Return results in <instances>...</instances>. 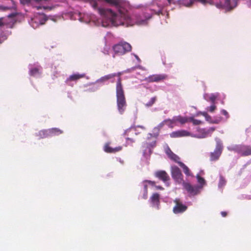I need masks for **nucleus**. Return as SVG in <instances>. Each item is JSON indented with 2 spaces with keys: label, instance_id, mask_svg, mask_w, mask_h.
<instances>
[{
  "label": "nucleus",
  "instance_id": "f257e3e1",
  "mask_svg": "<svg viewBox=\"0 0 251 251\" xmlns=\"http://www.w3.org/2000/svg\"><path fill=\"white\" fill-rule=\"evenodd\" d=\"M90 2L91 6L97 9L99 13L104 18L107 20L109 23L114 26L120 25L126 26H132L135 24H140L139 22L134 21L128 14L125 13L121 9H119L120 15H117L110 9L103 8H98V4L96 0H86Z\"/></svg>",
  "mask_w": 251,
  "mask_h": 251
},
{
  "label": "nucleus",
  "instance_id": "e433bc0d",
  "mask_svg": "<svg viewBox=\"0 0 251 251\" xmlns=\"http://www.w3.org/2000/svg\"><path fill=\"white\" fill-rule=\"evenodd\" d=\"M216 109V106L215 105V104H212V105H211L208 108H207V109L208 111H209L210 112H213Z\"/></svg>",
  "mask_w": 251,
  "mask_h": 251
},
{
  "label": "nucleus",
  "instance_id": "603ef678",
  "mask_svg": "<svg viewBox=\"0 0 251 251\" xmlns=\"http://www.w3.org/2000/svg\"><path fill=\"white\" fill-rule=\"evenodd\" d=\"M135 58H136L137 60H140V59H139V58L138 57V56L137 55H135Z\"/></svg>",
  "mask_w": 251,
  "mask_h": 251
},
{
  "label": "nucleus",
  "instance_id": "4be33fe9",
  "mask_svg": "<svg viewBox=\"0 0 251 251\" xmlns=\"http://www.w3.org/2000/svg\"><path fill=\"white\" fill-rule=\"evenodd\" d=\"M179 166L182 169L184 173L187 176H192V174L191 173L189 168L183 162H179Z\"/></svg>",
  "mask_w": 251,
  "mask_h": 251
},
{
  "label": "nucleus",
  "instance_id": "7c9ffc66",
  "mask_svg": "<svg viewBox=\"0 0 251 251\" xmlns=\"http://www.w3.org/2000/svg\"><path fill=\"white\" fill-rule=\"evenodd\" d=\"M196 177L197 178V180H198V182L201 184V185L202 186L204 184H205V181L204 180V179L203 178V177H201V176H200L199 175H197V176H196Z\"/></svg>",
  "mask_w": 251,
  "mask_h": 251
},
{
  "label": "nucleus",
  "instance_id": "8fccbe9b",
  "mask_svg": "<svg viewBox=\"0 0 251 251\" xmlns=\"http://www.w3.org/2000/svg\"><path fill=\"white\" fill-rule=\"evenodd\" d=\"M169 4H171L173 0H167Z\"/></svg>",
  "mask_w": 251,
  "mask_h": 251
},
{
  "label": "nucleus",
  "instance_id": "39448f33",
  "mask_svg": "<svg viewBox=\"0 0 251 251\" xmlns=\"http://www.w3.org/2000/svg\"><path fill=\"white\" fill-rule=\"evenodd\" d=\"M238 0H224V2L217 3L215 6L218 8H223L226 11H231L237 5Z\"/></svg>",
  "mask_w": 251,
  "mask_h": 251
},
{
  "label": "nucleus",
  "instance_id": "aec40b11",
  "mask_svg": "<svg viewBox=\"0 0 251 251\" xmlns=\"http://www.w3.org/2000/svg\"><path fill=\"white\" fill-rule=\"evenodd\" d=\"M160 196L158 193H154L151 197V201L153 206H156L157 208L159 207Z\"/></svg>",
  "mask_w": 251,
  "mask_h": 251
},
{
  "label": "nucleus",
  "instance_id": "f704fd0d",
  "mask_svg": "<svg viewBox=\"0 0 251 251\" xmlns=\"http://www.w3.org/2000/svg\"><path fill=\"white\" fill-rule=\"evenodd\" d=\"M169 120L170 119H168V120H164L162 123H160L157 126H156V127H158L159 128V130H160L161 128L164 126V125H165V124L167 123V122H169Z\"/></svg>",
  "mask_w": 251,
  "mask_h": 251
},
{
  "label": "nucleus",
  "instance_id": "c9c22d12",
  "mask_svg": "<svg viewBox=\"0 0 251 251\" xmlns=\"http://www.w3.org/2000/svg\"><path fill=\"white\" fill-rule=\"evenodd\" d=\"M144 193L143 198L144 199H147L148 197V187L147 185L144 186Z\"/></svg>",
  "mask_w": 251,
  "mask_h": 251
},
{
  "label": "nucleus",
  "instance_id": "a878e982",
  "mask_svg": "<svg viewBox=\"0 0 251 251\" xmlns=\"http://www.w3.org/2000/svg\"><path fill=\"white\" fill-rule=\"evenodd\" d=\"M105 2L109 3V4L115 6L116 7L118 8L120 7L121 3L122 0H104Z\"/></svg>",
  "mask_w": 251,
  "mask_h": 251
},
{
  "label": "nucleus",
  "instance_id": "f8f14e48",
  "mask_svg": "<svg viewBox=\"0 0 251 251\" xmlns=\"http://www.w3.org/2000/svg\"><path fill=\"white\" fill-rule=\"evenodd\" d=\"M109 142L106 143L103 146V151L108 153H115L119 152L123 149L122 146H118L115 148H112L110 146Z\"/></svg>",
  "mask_w": 251,
  "mask_h": 251
},
{
  "label": "nucleus",
  "instance_id": "ea45409f",
  "mask_svg": "<svg viewBox=\"0 0 251 251\" xmlns=\"http://www.w3.org/2000/svg\"><path fill=\"white\" fill-rule=\"evenodd\" d=\"M216 97L214 95L211 96L209 98V99H210V101L212 102V104H215V101L216 100Z\"/></svg>",
  "mask_w": 251,
  "mask_h": 251
},
{
  "label": "nucleus",
  "instance_id": "9d476101",
  "mask_svg": "<svg viewBox=\"0 0 251 251\" xmlns=\"http://www.w3.org/2000/svg\"><path fill=\"white\" fill-rule=\"evenodd\" d=\"M160 130L159 128L156 127H154L152 129V132L151 133H149L147 140H149L151 138H153L154 140L151 143L147 142V145H149L151 147L155 146L156 144V139L158 137L159 135Z\"/></svg>",
  "mask_w": 251,
  "mask_h": 251
},
{
  "label": "nucleus",
  "instance_id": "dca6fc26",
  "mask_svg": "<svg viewBox=\"0 0 251 251\" xmlns=\"http://www.w3.org/2000/svg\"><path fill=\"white\" fill-rule=\"evenodd\" d=\"M140 128L142 130H146V127L143 126H137L135 127H131L126 130L123 134L124 136H128L130 135V133L132 132L134 133L135 135H137L139 133H137V129Z\"/></svg>",
  "mask_w": 251,
  "mask_h": 251
},
{
  "label": "nucleus",
  "instance_id": "f03ea898",
  "mask_svg": "<svg viewBox=\"0 0 251 251\" xmlns=\"http://www.w3.org/2000/svg\"><path fill=\"white\" fill-rule=\"evenodd\" d=\"M116 90L117 108L120 113L122 114L125 112L127 104L123 86L120 78L116 82Z\"/></svg>",
  "mask_w": 251,
  "mask_h": 251
},
{
  "label": "nucleus",
  "instance_id": "a211bd4d",
  "mask_svg": "<svg viewBox=\"0 0 251 251\" xmlns=\"http://www.w3.org/2000/svg\"><path fill=\"white\" fill-rule=\"evenodd\" d=\"M189 118L184 117L181 116L175 117L172 120H169V123L171 124H174L176 122H179L181 124H184L189 122Z\"/></svg>",
  "mask_w": 251,
  "mask_h": 251
},
{
  "label": "nucleus",
  "instance_id": "1a4fd4ad",
  "mask_svg": "<svg viewBox=\"0 0 251 251\" xmlns=\"http://www.w3.org/2000/svg\"><path fill=\"white\" fill-rule=\"evenodd\" d=\"M183 186L184 189L191 195L195 196L199 193L200 187L198 186L191 185L189 183L183 182Z\"/></svg>",
  "mask_w": 251,
  "mask_h": 251
},
{
  "label": "nucleus",
  "instance_id": "37998d69",
  "mask_svg": "<svg viewBox=\"0 0 251 251\" xmlns=\"http://www.w3.org/2000/svg\"><path fill=\"white\" fill-rule=\"evenodd\" d=\"M221 213L222 216L224 217H226L227 215V213L225 211H222V212H221Z\"/></svg>",
  "mask_w": 251,
  "mask_h": 251
},
{
  "label": "nucleus",
  "instance_id": "c85d7f7f",
  "mask_svg": "<svg viewBox=\"0 0 251 251\" xmlns=\"http://www.w3.org/2000/svg\"><path fill=\"white\" fill-rule=\"evenodd\" d=\"M189 122H191L195 126L200 125L202 124V122L200 120L195 119L193 117H189Z\"/></svg>",
  "mask_w": 251,
  "mask_h": 251
},
{
  "label": "nucleus",
  "instance_id": "cd10ccee",
  "mask_svg": "<svg viewBox=\"0 0 251 251\" xmlns=\"http://www.w3.org/2000/svg\"><path fill=\"white\" fill-rule=\"evenodd\" d=\"M29 74L30 75L35 76L36 75L40 74V70L37 68H32L30 70Z\"/></svg>",
  "mask_w": 251,
  "mask_h": 251
},
{
  "label": "nucleus",
  "instance_id": "393cba45",
  "mask_svg": "<svg viewBox=\"0 0 251 251\" xmlns=\"http://www.w3.org/2000/svg\"><path fill=\"white\" fill-rule=\"evenodd\" d=\"M11 3V5L9 6H0V10L5 11L9 9H15L16 8V5L15 2L13 0H9Z\"/></svg>",
  "mask_w": 251,
  "mask_h": 251
},
{
  "label": "nucleus",
  "instance_id": "09e8293b",
  "mask_svg": "<svg viewBox=\"0 0 251 251\" xmlns=\"http://www.w3.org/2000/svg\"><path fill=\"white\" fill-rule=\"evenodd\" d=\"M43 8L44 9H50V10H51V8L50 7H46V6H43Z\"/></svg>",
  "mask_w": 251,
  "mask_h": 251
},
{
  "label": "nucleus",
  "instance_id": "7ed1b4c3",
  "mask_svg": "<svg viewBox=\"0 0 251 251\" xmlns=\"http://www.w3.org/2000/svg\"><path fill=\"white\" fill-rule=\"evenodd\" d=\"M113 49L115 54L123 55L131 50V45L126 42L120 43L113 46Z\"/></svg>",
  "mask_w": 251,
  "mask_h": 251
},
{
  "label": "nucleus",
  "instance_id": "f3484780",
  "mask_svg": "<svg viewBox=\"0 0 251 251\" xmlns=\"http://www.w3.org/2000/svg\"><path fill=\"white\" fill-rule=\"evenodd\" d=\"M155 176L164 182L169 180L170 177L165 171H158L155 172Z\"/></svg>",
  "mask_w": 251,
  "mask_h": 251
},
{
  "label": "nucleus",
  "instance_id": "49530a36",
  "mask_svg": "<svg viewBox=\"0 0 251 251\" xmlns=\"http://www.w3.org/2000/svg\"><path fill=\"white\" fill-rule=\"evenodd\" d=\"M156 188L157 189H159V190H163L164 189V188L161 186H156Z\"/></svg>",
  "mask_w": 251,
  "mask_h": 251
},
{
  "label": "nucleus",
  "instance_id": "a18cd8bd",
  "mask_svg": "<svg viewBox=\"0 0 251 251\" xmlns=\"http://www.w3.org/2000/svg\"><path fill=\"white\" fill-rule=\"evenodd\" d=\"M147 182H148L149 184H151L152 185L155 184V182L154 181H152L151 180H147Z\"/></svg>",
  "mask_w": 251,
  "mask_h": 251
},
{
  "label": "nucleus",
  "instance_id": "de8ad7c7",
  "mask_svg": "<svg viewBox=\"0 0 251 251\" xmlns=\"http://www.w3.org/2000/svg\"><path fill=\"white\" fill-rule=\"evenodd\" d=\"M16 15V14L13 13V14H11L9 15L8 17L9 18H11V17L15 16Z\"/></svg>",
  "mask_w": 251,
  "mask_h": 251
},
{
  "label": "nucleus",
  "instance_id": "5701e85b",
  "mask_svg": "<svg viewBox=\"0 0 251 251\" xmlns=\"http://www.w3.org/2000/svg\"><path fill=\"white\" fill-rule=\"evenodd\" d=\"M49 132L50 131H49V129L42 130L39 131L38 133H37L36 134V135L39 137V139L47 138L48 137L50 136Z\"/></svg>",
  "mask_w": 251,
  "mask_h": 251
},
{
  "label": "nucleus",
  "instance_id": "c756f323",
  "mask_svg": "<svg viewBox=\"0 0 251 251\" xmlns=\"http://www.w3.org/2000/svg\"><path fill=\"white\" fill-rule=\"evenodd\" d=\"M156 97H154L153 98H151L150 100L145 104V105L147 107H150L156 101Z\"/></svg>",
  "mask_w": 251,
  "mask_h": 251
},
{
  "label": "nucleus",
  "instance_id": "3c124183",
  "mask_svg": "<svg viewBox=\"0 0 251 251\" xmlns=\"http://www.w3.org/2000/svg\"><path fill=\"white\" fill-rule=\"evenodd\" d=\"M36 8H37V10H39L42 8V7L41 6H36Z\"/></svg>",
  "mask_w": 251,
  "mask_h": 251
},
{
  "label": "nucleus",
  "instance_id": "58836bf2",
  "mask_svg": "<svg viewBox=\"0 0 251 251\" xmlns=\"http://www.w3.org/2000/svg\"><path fill=\"white\" fill-rule=\"evenodd\" d=\"M20 2L23 4H29L31 2V0H20Z\"/></svg>",
  "mask_w": 251,
  "mask_h": 251
},
{
  "label": "nucleus",
  "instance_id": "a19ab883",
  "mask_svg": "<svg viewBox=\"0 0 251 251\" xmlns=\"http://www.w3.org/2000/svg\"><path fill=\"white\" fill-rule=\"evenodd\" d=\"M221 113H222V114H223V115L226 116V118H228L229 117L228 113L226 110H224V109L222 110Z\"/></svg>",
  "mask_w": 251,
  "mask_h": 251
},
{
  "label": "nucleus",
  "instance_id": "6e6552de",
  "mask_svg": "<svg viewBox=\"0 0 251 251\" xmlns=\"http://www.w3.org/2000/svg\"><path fill=\"white\" fill-rule=\"evenodd\" d=\"M167 78V75L164 74H154L149 76L145 78V80L148 82H158L164 80Z\"/></svg>",
  "mask_w": 251,
  "mask_h": 251
},
{
  "label": "nucleus",
  "instance_id": "0eeeda50",
  "mask_svg": "<svg viewBox=\"0 0 251 251\" xmlns=\"http://www.w3.org/2000/svg\"><path fill=\"white\" fill-rule=\"evenodd\" d=\"M174 202L176 205L173 208V211L175 214L182 213L187 209V206L181 202L178 199H176Z\"/></svg>",
  "mask_w": 251,
  "mask_h": 251
},
{
  "label": "nucleus",
  "instance_id": "4c0bfd02",
  "mask_svg": "<svg viewBox=\"0 0 251 251\" xmlns=\"http://www.w3.org/2000/svg\"><path fill=\"white\" fill-rule=\"evenodd\" d=\"M7 39V36L5 35H2L0 36V44L3 43Z\"/></svg>",
  "mask_w": 251,
  "mask_h": 251
},
{
  "label": "nucleus",
  "instance_id": "4468645a",
  "mask_svg": "<svg viewBox=\"0 0 251 251\" xmlns=\"http://www.w3.org/2000/svg\"><path fill=\"white\" fill-rule=\"evenodd\" d=\"M190 135V132L185 130H179L172 132L170 133V137L172 138H179L185 136H188Z\"/></svg>",
  "mask_w": 251,
  "mask_h": 251
},
{
  "label": "nucleus",
  "instance_id": "9b49d317",
  "mask_svg": "<svg viewBox=\"0 0 251 251\" xmlns=\"http://www.w3.org/2000/svg\"><path fill=\"white\" fill-rule=\"evenodd\" d=\"M121 75H122V73H121V72H119L118 73L108 74L107 75H105L100 77V79H99L97 80V82L99 83H104V82L108 81V80L114 78V77L117 76L118 79H117V81H118L119 79L120 78L121 80V83H122V78L121 77Z\"/></svg>",
  "mask_w": 251,
  "mask_h": 251
},
{
  "label": "nucleus",
  "instance_id": "72a5a7b5",
  "mask_svg": "<svg viewBox=\"0 0 251 251\" xmlns=\"http://www.w3.org/2000/svg\"><path fill=\"white\" fill-rule=\"evenodd\" d=\"M205 118L206 121L210 122V123H212L218 124L220 122V120H215V121H211V117L209 115H207V116L205 117Z\"/></svg>",
  "mask_w": 251,
  "mask_h": 251
},
{
  "label": "nucleus",
  "instance_id": "5fc2aeb1",
  "mask_svg": "<svg viewBox=\"0 0 251 251\" xmlns=\"http://www.w3.org/2000/svg\"><path fill=\"white\" fill-rule=\"evenodd\" d=\"M250 0V2H251V0Z\"/></svg>",
  "mask_w": 251,
  "mask_h": 251
},
{
  "label": "nucleus",
  "instance_id": "20e7f679",
  "mask_svg": "<svg viewBox=\"0 0 251 251\" xmlns=\"http://www.w3.org/2000/svg\"><path fill=\"white\" fill-rule=\"evenodd\" d=\"M216 142V148L213 152L210 153V160L211 161H216L220 158L223 150V144L221 141L218 139H215Z\"/></svg>",
  "mask_w": 251,
  "mask_h": 251
},
{
  "label": "nucleus",
  "instance_id": "c03bdc74",
  "mask_svg": "<svg viewBox=\"0 0 251 251\" xmlns=\"http://www.w3.org/2000/svg\"><path fill=\"white\" fill-rule=\"evenodd\" d=\"M126 140L127 141H130V142L131 143H133V142H134V141L133 140V139L132 138H129V137H126Z\"/></svg>",
  "mask_w": 251,
  "mask_h": 251
},
{
  "label": "nucleus",
  "instance_id": "473e14b6",
  "mask_svg": "<svg viewBox=\"0 0 251 251\" xmlns=\"http://www.w3.org/2000/svg\"><path fill=\"white\" fill-rule=\"evenodd\" d=\"M226 182V180L224 178V177H223L222 176H220V181H219V186H221V187L223 186L224 185H225Z\"/></svg>",
  "mask_w": 251,
  "mask_h": 251
},
{
  "label": "nucleus",
  "instance_id": "412c9836",
  "mask_svg": "<svg viewBox=\"0 0 251 251\" xmlns=\"http://www.w3.org/2000/svg\"><path fill=\"white\" fill-rule=\"evenodd\" d=\"M167 154L170 159L177 163L178 165L179 162H181L180 161V157L174 153L171 150L169 149V151L167 152Z\"/></svg>",
  "mask_w": 251,
  "mask_h": 251
},
{
  "label": "nucleus",
  "instance_id": "864d4df0",
  "mask_svg": "<svg viewBox=\"0 0 251 251\" xmlns=\"http://www.w3.org/2000/svg\"><path fill=\"white\" fill-rule=\"evenodd\" d=\"M102 25H103V26H106V25H105L104 24V23H103V22H102Z\"/></svg>",
  "mask_w": 251,
  "mask_h": 251
},
{
  "label": "nucleus",
  "instance_id": "2eb2a0df",
  "mask_svg": "<svg viewBox=\"0 0 251 251\" xmlns=\"http://www.w3.org/2000/svg\"><path fill=\"white\" fill-rule=\"evenodd\" d=\"M238 152L243 156L251 155V146H242L238 149Z\"/></svg>",
  "mask_w": 251,
  "mask_h": 251
},
{
  "label": "nucleus",
  "instance_id": "6ab92c4d",
  "mask_svg": "<svg viewBox=\"0 0 251 251\" xmlns=\"http://www.w3.org/2000/svg\"><path fill=\"white\" fill-rule=\"evenodd\" d=\"M215 128L214 127H211L209 128L208 129L206 130L205 129H202L201 130L200 132L201 133V135L199 137V138H205L208 136H211V133L215 131Z\"/></svg>",
  "mask_w": 251,
  "mask_h": 251
},
{
  "label": "nucleus",
  "instance_id": "bb28decb",
  "mask_svg": "<svg viewBox=\"0 0 251 251\" xmlns=\"http://www.w3.org/2000/svg\"><path fill=\"white\" fill-rule=\"evenodd\" d=\"M84 76V75L74 74L70 76L67 81H75Z\"/></svg>",
  "mask_w": 251,
  "mask_h": 251
},
{
  "label": "nucleus",
  "instance_id": "423d86ee",
  "mask_svg": "<svg viewBox=\"0 0 251 251\" xmlns=\"http://www.w3.org/2000/svg\"><path fill=\"white\" fill-rule=\"evenodd\" d=\"M171 175L173 178L178 183H183V176L179 168L176 166L171 167Z\"/></svg>",
  "mask_w": 251,
  "mask_h": 251
},
{
  "label": "nucleus",
  "instance_id": "2f4dec72",
  "mask_svg": "<svg viewBox=\"0 0 251 251\" xmlns=\"http://www.w3.org/2000/svg\"><path fill=\"white\" fill-rule=\"evenodd\" d=\"M7 25V22L6 20V19L3 18H0V26H3L4 25Z\"/></svg>",
  "mask_w": 251,
  "mask_h": 251
},
{
  "label": "nucleus",
  "instance_id": "ddd939ff",
  "mask_svg": "<svg viewBox=\"0 0 251 251\" xmlns=\"http://www.w3.org/2000/svg\"><path fill=\"white\" fill-rule=\"evenodd\" d=\"M183 0V4L187 7H190L194 3L195 1H197L198 2H199L200 3L203 4V5H207V4H210L211 5H215L216 4L214 3V2L213 0H189V2H185L184 0Z\"/></svg>",
  "mask_w": 251,
  "mask_h": 251
},
{
  "label": "nucleus",
  "instance_id": "b1692460",
  "mask_svg": "<svg viewBox=\"0 0 251 251\" xmlns=\"http://www.w3.org/2000/svg\"><path fill=\"white\" fill-rule=\"evenodd\" d=\"M49 134L50 136L53 135H58L63 133V131L57 128H52L49 129Z\"/></svg>",
  "mask_w": 251,
  "mask_h": 251
},
{
  "label": "nucleus",
  "instance_id": "79ce46f5",
  "mask_svg": "<svg viewBox=\"0 0 251 251\" xmlns=\"http://www.w3.org/2000/svg\"><path fill=\"white\" fill-rule=\"evenodd\" d=\"M200 113H201V115H202V116H203L204 117H205L207 116V115H208V114H207V112H201Z\"/></svg>",
  "mask_w": 251,
  "mask_h": 251
}]
</instances>
